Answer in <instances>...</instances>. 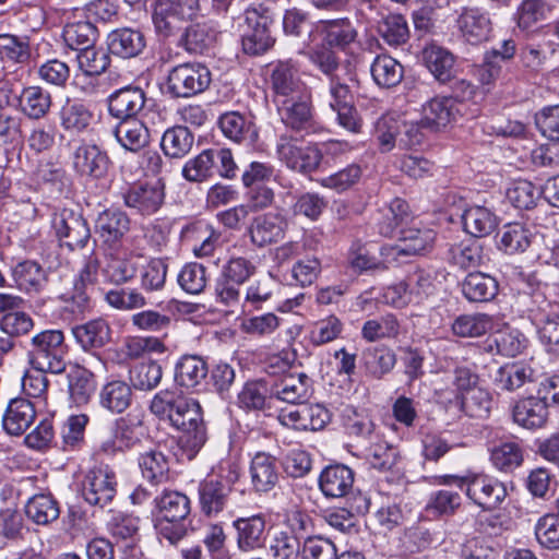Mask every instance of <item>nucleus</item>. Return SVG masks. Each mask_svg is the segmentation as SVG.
<instances>
[{"label":"nucleus","mask_w":559,"mask_h":559,"mask_svg":"<svg viewBox=\"0 0 559 559\" xmlns=\"http://www.w3.org/2000/svg\"><path fill=\"white\" fill-rule=\"evenodd\" d=\"M51 107V95L40 86H27L20 95V108L31 119L45 117Z\"/></svg>","instance_id":"nucleus-51"},{"label":"nucleus","mask_w":559,"mask_h":559,"mask_svg":"<svg viewBox=\"0 0 559 559\" xmlns=\"http://www.w3.org/2000/svg\"><path fill=\"white\" fill-rule=\"evenodd\" d=\"M295 405L280 412L277 419L281 425L298 431H317L330 421V413L321 404L301 402Z\"/></svg>","instance_id":"nucleus-9"},{"label":"nucleus","mask_w":559,"mask_h":559,"mask_svg":"<svg viewBox=\"0 0 559 559\" xmlns=\"http://www.w3.org/2000/svg\"><path fill=\"white\" fill-rule=\"evenodd\" d=\"M462 221L465 231L475 238L491 234L498 224L495 213L481 205H473L466 209L462 215Z\"/></svg>","instance_id":"nucleus-44"},{"label":"nucleus","mask_w":559,"mask_h":559,"mask_svg":"<svg viewBox=\"0 0 559 559\" xmlns=\"http://www.w3.org/2000/svg\"><path fill=\"white\" fill-rule=\"evenodd\" d=\"M164 189L159 182L141 183L131 187L124 194V204L141 215L156 213L164 202Z\"/></svg>","instance_id":"nucleus-16"},{"label":"nucleus","mask_w":559,"mask_h":559,"mask_svg":"<svg viewBox=\"0 0 559 559\" xmlns=\"http://www.w3.org/2000/svg\"><path fill=\"white\" fill-rule=\"evenodd\" d=\"M27 518L38 525H47L59 518L60 509L57 500L49 493H38L25 504Z\"/></svg>","instance_id":"nucleus-50"},{"label":"nucleus","mask_w":559,"mask_h":559,"mask_svg":"<svg viewBox=\"0 0 559 559\" xmlns=\"http://www.w3.org/2000/svg\"><path fill=\"white\" fill-rule=\"evenodd\" d=\"M312 380L304 372L285 374L271 388V396L289 404H300L312 395Z\"/></svg>","instance_id":"nucleus-17"},{"label":"nucleus","mask_w":559,"mask_h":559,"mask_svg":"<svg viewBox=\"0 0 559 559\" xmlns=\"http://www.w3.org/2000/svg\"><path fill=\"white\" fill-rule=\"evenodd\" d=\"M92 119L91 110L80 102H68L60 111L62 128L72 133L86 130Z\"/></svg>","instance_id":"nucleus-55"},{"label":"nucleus","mask_w":559,"mask_h":559,"mask_svg":"<svg viewBox=\"0 0 559 559\" xmlns=\"http://www.w3.org/2000/svg\"><path fill=\"white\" fill-rule=\"evenodd\" d=\"M36 418V406L31 401L16 397L9 402L2 418L3 429L11 436L23 435Z\"/></svg>","instance_id":"nucleus-25"},{"label":"nucleus","mask_w":559,"mask_h":559,"mask_svg":"<svg viewBox=\"0 0 559 559\" xmlns=\"http://www.w3.org/2000/svg\"><path fill=\"white\" fill-rule=\"evenodd\" d=\"M543 189L527 180L515 181L507 192L510 203L520 210L533 209L540 199Z\"/></svg>","instance_id":"nucleus-60"},{"label":"nucleus","mask_w":559,"mask_h":559,"mask_svg":"<svg viewBox=\"0 0 559 559\" xmlns=\"http://www.w3.org/2000/svg\"><path fill=\"white\" fill-rule=\"evenodd\" d=\"M209 372L205 360L197 355H183L175 368V381L185 389L198 386Z\"/></svg>","instance_id":"nucleus-38"},{"label":"nucleus","mask_w":559,"mask_h":559,"mask_svg":"<svg viewBox=\"0 0 559 559\" xmlns=\"http://www.w3.org/2000/svg\"><path fill=\"white\" fill-rule=\"evenodd\" d=\"M278 159L290 170L301 175L317 171L323 160V152L317 144H301L297 139L281 135L276 142Z\"/></svg>","instance_id":"nucleus-5"},{"label":"nucleus","mask_w":559,"mask_h":559,"mask_svg":"<svg viewBox=\"0 0 559 559\" xmlns=\"http://www.w3.org/2000/svg\"><path fill=\"white\" fill-rule=\"evenodd\" d=\"M211 81L207 67L199 62H186L169 71L167 90L174 97L187 98L204 92Z\"/></svg>","instance_id":"nucleus-7"},{"label":"nucleus","mask_w":559,"mask_h":559,"mask_svg":"<svg viewBox=\"0 0 559 559\" xmlns=\"http://www.w3.org/2000/svg\"><path fill=\"white\" fill-rule=\"evenodd\" d=\"M218 235L205 224H195L182 230V238L191 243L197 258L211 257L216 248Z\"/></svg>","instance_id":"nucleus-48"},{"label":"nucleus","mask_w":559,"mask_h":559,"mask_svg":"<svg viewBox=\"0 0 559 559\" xmlns=\"http://www.w3.org/2000/svg\"><path fill=\"white\" fill-rule=\"evenodd\" d=\"M243 19L247 25L241 35L243 52L251 56L264 53L275 41L270 32L273 22L270 11L262 5L250 7L246 9Z\"/></svg>","instance_id":"nucleus-6"},{"label":"nucleus","mask_w":559,"mask_h":559,"mask_svg":"<svg viewBox=\"0 0 559 559\" xmlns=\"http://www.w3.org/2000/svg\"><path fill=\"white\" fill-rule=\"evenodd\" d=\"M86 414L71 415L61 428V448L64 451L80 449L84 444L85 428L88 424Z\"/></svg>","instance_id":"nucleus-58"},{"label":"nucleus","mask_w":559,"mask_h":559,"mask_svg":"<svg viewBox=\"0 0 559 559\" xmlns=\"http://www.w3.org/2000/svg\"><path fill=\"white\" fill-rule=\"evenodd\" d=\"M95 228L104 242L114 245L128 233L130 219L122 211L108 209L98 215Z\"/></svg>","instance_id":"nucleus-34"},{"label":"nucleus","mask_w":559,"mask_h":559,"mask_svg":"<svg viewBox=\"0 0 559 559\" xmlns=\"http://www.w3.org/2000/svg\"><path fill=\"white\" fill-rule=\"evenodd\" d=\"M62 37L69 48L79 51L94 45L97 29L90 21L69 22L63 27Z\"/></svg>","instance_id":"nucleus-54"},{"label":"nucleus","mask_w":559,"mask_h":559,"mask_svg":"<svg viewBox=\"0 0 559 559\" xmlns=\"http://www.w3.org/2000/svg\"><path fill=\"white\" fill-rule=\"evenodd\" d=\"M72 334L83 350L90 352L104 347L110 341L111 330L103 318L92 319L74 325Z\"/></svg>","instance_id":"nucleus-29"},{"label":"nucleus","mask_w":559,"mask_h":559,"mask_svg":"<svg viewBox=\"0 0 559 559\" xmlns=\"http://www.w3.org/2000/svg\"><path fill=\"white\" fill-rule=\"evenodd\" d=\"M287 223L277 213H265L253 218L249 227L250 239L253 245L264 247L280 241L285 234Z\"/></svg>","instance_id":"nucleus-20"},{"label":"nucleus","mask_w":559,"mask_h":559,"mask_svg":"<svg viewBox=\"0 0 559 559\" xmlns=\"http://www.w3.org/2000/svg\"><path fill=\"white\" fill-rule=\"evenodd\" d=\"M456 24L462 37L472 45L487 41L492 33L489 13L479 8H463Z\"/></svg>","instance_id":"nucleus-15"},{"label":"nucleus","mask_w":559,"mask_h":559,"mask_svg":"<svg viewBox=\"0 0 559 559\" xmlns=\"http://www.w3.org/2000/svg\"><path fill=\"white\" fill-rule=\"evenodd\" d=\"M138 466L141 475L152 485H159L169 478L168 456L158 448H150L139 453Z\"/></svg>","instance_id":"nucleus-32"},{"label":"nucleus","mask_w":559,"mask_h":559,"mask_svg":"<svg viewBox=\"0 0 559 559\" xmlns=\"http://www.w3.org/2000/svg\"><path fill=\"white\" fill-rule=\"evenodd\" d=\"M223 134L233 142L243 143L255 140L258 132L252 120L238 111H228L218 119Z\"/></svg>","instance_id":"nucleus-35"},{"label":"nucleus","mask_w":559,"mask_h":559,"mask_svg":"<svg viewBox=\"0 0 559 559\" xmlns=\"http://www.w3.org/2000/svg\"><path fill=\"white\" fill-rule=\"evenodd\" d=\"M182 432L180 443L192 454L197 453L206 442L207 433L203 420L200 403L194 399L186 397L179 403V409L173 415L169 423Z\"/></svg>","instance_id":"nucleus-4"},{"label":"nucleus","mask_w":559,"mask_h":559,"mask_svg":"<svg viewBox=\"0 0 559 559\" xmlns=\"http://www.w3.org/2000/svg\"><path fill=\"white\" fill-rule=\"evenodd\" d=\"M449 260L461 269L475 267L483 261V248L475 239L461 241L450 248Z\"/></svg>","instance_id":"nucleus-57"},{"label":"nucleus","mask_w":559,"mask_h":559,"mask_svg":"<svg viewBox=\"0 0 559 559\" xmlns=\"http://www.w3.org/2000/svg\"><path fill=\"white\" fill-rule=\"evenodd\" d=\"M265 525V518L262 514L235 520L238 548L247 552L263 547L266 540Z\"/></svg>","instance_id":"nucleus-24"},{"label":"nucleus","mask_w":559,"mask_h":559,"mask_svg":"<svg viewBox=\"0 0 559 559\" xmlns=\"http://www.w3.org/2000/svg\"><path fill=\"white\" fill-rule=\"evenodd\" d=\"M423 58L430 73L440 83H448L454 78L455 58L448 49L430 45L424 49Z\"/></svg>","instance_id":"nucleus-36"},{"label":"nucleus","mask_w":559,"mask_h":559,"mask_svg":"<svg viewBox=\"0 0 559 559\" xmlns=\"http://www.w3.org/2000/svg\"><path fill=\"white\" fill-rule=\"evenodd\" d=\"M462 293L472 302L489 301L498 293V283L488 274L469 273L462 283Z\"/></svg>","instance_id":"nucleus-43"},{"label":"nucleus","mask_w":559,"mask_h":559,"mask_svg":"<svg viewBox=\"0 0 559 559\" xmlns=\"http://www.w3.org/2000/svg\"><path fill=\"white\" fill-rule=\"evenodd\" d=\"M154 503L159 521L183 522L191 511L190 499L176 490H164Z\"/></svg>","instance_id":"nucleus-31"},{"label":"nucleus","mask_w":559,"mask_h":559,"mask_svg":"<svg viewBox=\"0 0 559 559\" xmlns=\"http://www.w3.org/2000/svg\"><path fill=\"white\" fill-rule=\"evenodd\" d=\"M378 32L390 46H400L408 39L409 29L401 14H389L378 25Z\"/></svg>","instance_id":"nucleus-62"},{"label":"nucleus","mask_w":559,"mask_h":559,"mask_svg":"<svg viewBox=\"0 0 559 559\" xmlns=\"http://www.w3.org/2000/svg\"><path fill=\"white\" fill-rule=\"evenodd\" d=\"M177 282L187 294L199 295L207 285V270L198 262L186 263L178 273Z\"/></svg>","instance_id":"nucleus-56"},{"label":"nucleus","mask_w":559,"mask_h":559,"mask_svg":"<svg viewBox=\"0 0 559 559\" xmlns=\"http://www.w3.org/2000/svg\"><path fill=\"white\" fill-rule=\"evenodd\" d=\"M194 135L183 126L168 128L160 140L164 154L170 158H182L188 155L193 146Z\"/></svg>","instance_id":"nucleus-47"},{"label":"nucleus","mask_w":559,"mask_h":559,"mask_svg":"<svg viewBox=\"0 0 559 559\" xmlns=\"http://www.w3.org/2000/svg\"><path fill=\"white\" fill-rule=\"evenodd\" d=\"M533 369L522 362H511L499 367L492 376L495 386L502 391H515L533 381Z\"/></svg>","instance_id":"nucleus-39"},{"label":"nucleus","mask_w":559,"mask_h":559,"mask_svg":"<svg viewBox=\"0 0 559 559\" xmlns=\"http://www.w3.org/2000/svg\"><path fill=\"white\" fill-rule=\"evenodd\" d=\"M250 481L255 492L271 491L280 479V468L275 456L266 452H257L249 466Z\"/></svg>","instance_id":"nucleus-19"},{"label":"nucleus","mask_w":559,"mask_h":559,"mask_svg":"<svg viewBox=\"0 0 559 559\" xmlns=\"http://www.w3.org/2000/svg\"><path fill=\"white\" fill-rule=\"evenodd\" d=\"M493 326L492 318L487 313L474 312L457 316L452 324V333L461 338L480 337Z\"/></svg>","instance_id":"nucleus-46"},{"label":"nucleus","mask_w":559,"mask_h":559,"mask_svg":"<svg viewBox=\"0 0 559 559\" xmlns=\"http://www.w3.org/2000/svg\"><path fill=\"white\" fill-rule=\"evenodd\" d=\"M548 403L539 396H527L519 400L513 409V420L527 429L542 428L548 419Z\"/></svg>","instance_id":"nucleus-26"},{"label":"nucleus","mask_w":559,"mask_h":559,"mask_svg":"<svg viewBox=\"0 0 559 559\" xmlns=\"http://www.w3.org/2000/svg\"><path fill=\"white\" fill-rule=\"evenodd\" d=\"M216 40L215 31L205 23L188 26L181 36V46L190 53H204Z\"/></svg>","instance_id":"nucleus-53"},{"label":"nucleus","mask_w":559,"mask_h":559,"mask_svg":"<svg viewBox=\"0 0 559 559\" xmlns=\"http://www.w3.org/2000/svg\"><path fill=\"white\" fill-rule=\"evenodd\" d=\"M309 60L329 80V88L322 95V100L337 115V121L344 129L358 133L361 120L354 107L353 94L349 86L337 75L340 60L336 53L328 48H320L309 52Z\"/></svg>","instance_id":"nucleus-1"},{"label":"nucleus","mask_w":559,"mask_h":559,"mask_svg":"<svg viewBox=\"0 0 559 559\" xmlns=\"http://www.w3.org/2000/svg\"><path fill=\"white\" fill-rule=\"evenodd\" d=\"M552 12L548 0H522L515 11L516 26L521 32L533 34L539 29Z\"/></svg>","instance_id":"nucleus-28"},{"label":"nucleus","mask_w":559,"mask_h":559,"mask_svg":"<svg viewBox=\"0 0 559 559\" xmlns=\"http://www.w3.org/2000/svg\"><path fill=\"white\" fill-rule=\"evenodd\" d=\"M15 286L26 293H38L46 283V273L35 261L25 260L11 267Z\"/></svg>","instance_id":"nucleus-42"},{"label":"nucleus","mask_w":559,"mask_h":559,"mask_svg":"<svg viewBox=\"0 0 559 559\" xmlns=\"http://www.w3.org/2000/svg\"><path fill=\"white\" fill-rule=\"evenodd\" d=\"M462 411L469 417L487 418L492 407L491 394L483 389H472L461 397Z\"/></svg>","instance_id":"nucleus-59"},{"label":"nucleus","mask_w":559,"mask_h":559,"mask_svg":"<svg viewBox=\"0 0 559 559\" xmlns=\"http://www.w3.org/2000/svg\"><path fill=\"white\" fill-rule=\"evenodd\" d=\"M68 347L61 330H45L29 341L27 359L32 368L61 373L66 370Z\"/></svg>","instance_id":"nucleus-3"},{"label":"nucleus","mask_w":559,"mask_h":559,"mask_svg":"<svg viewBox=\"0 0 559 559\" xmlns=\"http://www.w3.org/2000/svg\"><path fill=\"white\" fill-rule=\"evenodd\" d=\"M116 487L115 472L108 465H99L86 474L82 486V495L87 503L104 508L116 496Z\"/></svg>","instance_id":"nucleus-10"},{"label":"nucleus","mask_w":559,"mask_h":559,"mask_svg":"<svg viewBox=\"0 0 559 559\" xmlns=\"http://www.w3.org/2000/svg\"><path fill=\"white\" fill-rule=\"evenodd\" d=\"M117 142L127 151L139 152L148 144L150 133L139 119H123L114 129Z\"/></svg>","instance_id":"nucleus-37"},{"label":"nucleus","mask_w":559,"mask_h":559,"mask_svg":"<svg viewBox=\"0 0 559 559\" xmlns=\"http://www.w3.org/2000/svg\"><path fill=\"white\" fill-rule=\"evenodd\" d=\"M396 364L395 353L385 346L366 349L362 354V368L367 377L380 380L390 373Z\"/></svg>","instance_id":"nucleus-40"},{"label":"nucleus","mask_w":559,"mask_h":559,"mask_svg":"<svg viewBox=\"0 0 559 559\" xmlns=\"http://www.w3.org/2000/svg\"><path fill=\"white\" fill-rule=\"evenodd\" d=\"M281 325V319L273 312L245 317L240 322V330L252 337H266L272 335Z\"/></svg>","instance_id":"nucleus-64"},{"label":"nucleus","mask_w":559,"mask_h":559,"mask_svg":"<svg viewBox=\"0 0 559 559\" xmlns=\"http://www.w3.org/2000/svg\"><path fill=\"white\" fill-rule=\"evenodd\" d=\"M461 115L459 104L452 97L437 96L423 106L421 123L430 129L438 130L455 121Z\"/></svg>","instance_id":"nucleus-23"},{"label":"nucleus","mask_w":559,"mask_h":559,"mask_svg":"<svg viewBox=\"0 0 559 559\" xmlns=\"http://www.w3.org/2000/svg\"><path fill=\"white\" fill-rule=\"evenodd\" d=\"M347 262L356 272L371 270H384L385 264L374 254L373 251L360 241H354L347 253Z\"/></svg>","instance_id":"nucleus-61"},{"label":"nucleus","mask_w":559,"mask_h":559,"mask_svg":"<svg viewBox=\"0 0 559 559\" xmlns=\"http://www.w3.org/2000/svg\"><path fill=\"white\" fill-rule=\"evenodd\" d=\"M497 247L506 254H520L535 242L531 228L522 223H509L501 227L496 236Z\"/></svg>","instance_id":"nucleus-27"},{"label":"nucleus","mask_w":559,"mask_h":559,"mask_svg":"<svg viewBox=\"0 0 559 559\" xmlns=\"http://www.w3.org/2000/svg\"><path fill=\"white\" fill-rule=\"evenodd\" d=\"M143 437V421L139 415L127 414L115 420L111 436L102 442L100 449L108 455L132 449Z\"/></svg>","instance_id":"nucleus-11"},{"label":"nucleus","mask_w":559,"mask_h":559,"mask_svg":"<svg viewBox=\"0 0 559 559\" xmlns=\"http://www.w3.org/2000/svg\"><path fill=\"white\" fill-rule=\"evenodd\" d=\"M146 46L144 34L132 27H120L107 35L108 50L120 58L130 59L142 53Z\"/></svg>","instance_id":"nucleus-22"},{"label":"nucleus","mask_w":559,"mask_h":559,"mask_svg":"<svg viewBox=\"0 0 559 559\" xmlns=\"http://www.w3.org/2000/svg\"><path fill=\"white\" fill-rule=\"evenodd\" d=\"M271 85L275 105L309 92L301 80L297 64L292 60L280 61L274 67Z\"/></svg>","instance_id":"nucleus-13"},{"label":"nucleus","mask_w":559,"mask_h":559,"mask_svg":"<svg viewBox=\"0 0 559 559\" xmlns=\"http://www.w3.org/2000/svg\"><path fill=\"white\" fill-rule=\"evenodd\" d=\"M436 234L429 228L408 227L401 230L400 243L395 246L396 254L416 255L432 248Z\"/></svg>","instance_id":"nucleus-41"},{"label":"nucleus","mask_w":559,"mask_h":559,"mask_svg":"<svg viewBox=\"0 0 559 559\" xmlns=\"http://www.w3.org/2000/svg\"><path fill=\"white\" fill-rule=\"evenodd\" d=\"M68 382L70 399L78 406L87 404L96 390L93 372L81 366L70 371Z\"/></svg>","instance_id":"nucleus-49"},{"label":"nucleus","mask_w":559,"mask_h":559,"mask_svg":"<svg viewBox=\"0 0 559 559\" xmlns=\"http://www.w3.org/2000/svg\"><path fill=\"white\" fill-rule=\"evenodd\" d=\"M230 486L217 478H206L198 488L201 511L209 518L217 516L227 506Z\"/></svg>","instance_id":"nucleus-21"},{"label":"nucleus","mask_w":559,"mask_h":559,"mask_svg":"<svg viewBox=\"0 0 559 559\" xmlns=\"http://www.w3.org/2000/svg\"><path fill=\"white\" fill-rule=\"evenodd\" d=\"M132 402L131 386L121 380H112L103 385L99 392V404L105 409L121 414Z\"/></svg>","instance_id":"nucleus-45"},{"label":"nucleus","mask_w":559,"mask_h":559,"mask_svg":"<svg viewBox=\"0 0 559 559\" xmlns=\"http://www.w3.org/2000/svg\"><path fill=\"white\" fill-rule=\"evenodd\" d=\"M146 102L145 93L138 86H126L108 97V111L119 120L134 119Z\"/></svg>","instance_id":"nucleus-18"},{"label":"nucleus","mask_w":559,"mask_h":559,"mask_svg":"<svg viewBox=\"0 0 559 559\" xmlns=\"http://www.w3.org/2000/svg\"><path fill=\"white\" fill-rule=\"evenodd\" d=\"M108 157L98 146L83 144L73 154L74 169L84 176L103 177L108 168Z\"/></svg>","instance_id":"nucleus-33"},{"label":"nucleus","mask_w":559,"mask_h":559,"mask_svg":"<svg viewBox=\"0 0 559 559\" xmlns=\"http://www.w3.org/2000/svg\"><path fill=\"white\" fill-rule=\"evenodd\" d=\"M354 472L342 464L325 467L319 477V487L329 498H341L353 488Z\"/></svg>","instance_id":"nucleus-30"},{"label":"nucleus","mask_w":559,"mask_h":559,"mask_svg":"<svg viewBox=\"0 0 559 559\" xmlns=\"http://www.w3.org/2000/svg\"><path fill=\"white\" fill-rule=\"evenodd\" d=\"M56 237L70 250L86 247L91 230L86 219L72 210L63 209L53 214L51 221Z\"/></svg>","instance_id":"nucleus-8"},{"label":"nucleus","mask_w":559,"mask_h":559,"mask_svg":"<svg viewBox=\"0 0 559 559\" xmlns=\"http://www.w3.org/2000/svg\"><path fill=\"white\" fill-rule=\"evenodd\" d=\"M370 71L373 81L379 86L386 88L396 86L404 75L402 64L396 59L388 55L376 57Z\"/></svg>","instance_id":"nucleus-52"},{"label":"nucleus","mask_w":559,"mask_h":559,"mask_svg":"<svg viewBox=\"0 0 559 559\" xmlns=\"http://www.w3.org/2000/svg\"><path fill=\"white\" fill-rule=\"evenodd\" d=\"M162 377V366L156 361L140 362L130 370L132 385L141 391L155 389L159 384Z\"/></svg>","instance_id":"nucleus-63"},{"label":"nucleus","mask_w":559,"mask_h":559,"mask_svg":"<svg viewBox=\"0 0 559 559\" xmlns=\"http://www.w3.org/2000/svg\"><path fill=\"white\" fill-rule=\"evenodd\" d=\"M441 485H455L475 504L484 510H495L507 497L506 486L498 479L486 474L468 473L465 476L443 475Z\"/></svg>","instance_id":"nucleus-2"},{"label":"nucleus","mask_w":559,"mask_h":559,"mask_svg":"<svg viewBox=\"0 0 559 559\" xmlns=\"http://www.w3.org/2000/svg\"><path fill=\"white\" fill-rule=\"evenodd\" d=\"M284 124L295 131L317 132L310 92L276 104Z\"/></svg>","instance_id":"nucleus-12"},{"label":"nucleus","mask_w":559,"mask_h":559,"mask_svg":"<svg viewBox=\"0 0 559 559\" xmlns=\"http://www.w3.org/2000/svg\"><path fill=\"white\" fill-rule=\"evenodd\" d=\"M532 322L544 349L559 356V312L556 304L544 301L532 312Z\"/></svg>","instance_id":"nucleus-14"}]
</instances>
